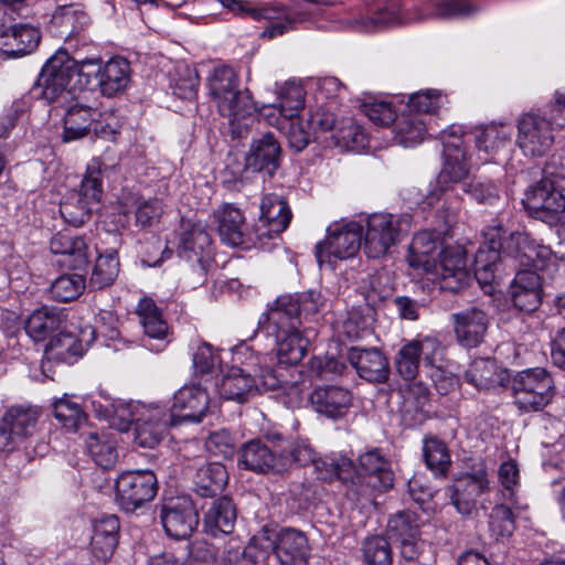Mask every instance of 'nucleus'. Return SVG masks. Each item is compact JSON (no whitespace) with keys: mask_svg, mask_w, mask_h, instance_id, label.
<instances>
[{"mask_svg":"<svg viewBox=\"0 0 565 565\" xmlns=\"http://www.w3.org/2000/svg\"><path fill=\"white\" fill-rule=\"evenodd\" d=\"M504 234L505 230L499 222L483 231L484 241L475 256V277L482 287L493 282L499 262L503 258L539 269L555 256V248L537 244L526 233L512 232L509 237H504Z\"/></svg>","mask_w":565,"mask_h":565,"instance_id":"f257e3e1","label":"nucleus"},{"mask_svg":"<svg viewBox=\"0 0 565 565\" xmlns=\"http://www.w3.org/2000/svg\"><path fill=\"white\" fill-rule=\"evenodd\" d=\"M472 139L478 150L494 156L507 147L511 139V130L504 124H490L477 127L470 134L462 135L460 127H450L441 132L444 145V166L438 182L448 185L466 179L470 170L469 159L463 148L466 140Z\"/></svg>","mask_w":565,"mask_h":565,"instance_id":"f03ea898","label":"nucleus"},{"mask_svg":"<svg viewBox=\"0 0 565 565\" xmlns=\"http://www.w3.org/2000/svg\"><path fill=\"white\" fill-rule=\"evenodd\" d=\"M259 326L275 341L278 364L295 365L303 359L309 339L301 330L300 303L292 295L278 297L263 313Z\"/></svg>","mask_w":565,"mask_h":565,"instance_id":"7ed1b4c3","label":"nucleus"},{"mask_svg":"<svg viewBox=\"0 0 565 565\" xmlns=\"http://www.w3.org/2000/svg\"><path fill=\"white\" fill-rule=\"evenodd\" d=\"M395 365L405 380H414L422 369L441 395L457 385L451 364L445 359V348L434 337H419L405 343L396 355Z\"/></svg>","mask_w":565,"mask_h":565,"instance_id":"20e7f679","label":"nucleus"},{"mask_svg":"<svg viewBox=\"0 0 565 565\" xmlns=\"http://www.w3.org/2000/svg\"><path fill=\"white\" fill-rule=\"evenodd\" d=\"M100 57H88L81 61L71 57L66 51L58 50L42 67L33 93L42 96L49 103L56 102L60 97L71 94L67 86L76 75L78 86L97 83L103 71Z\"/></svg>","mask_w":565,"mask_h":565,"instance_id":"39448f33","label":"nucleus"},{"mask_svg":"<svg viewBox=\"0 0 565 565\" xmlns=\"http://www.w3.org/2000/svg\"><path fill=\"white\" fill-rule=\"evenodd\" d=\"M278 99V104L260 105L258 116L282 131L291 148L301 151L315 137L307 120L299 116L305 105V90L296 83H286L279 90Z\"/></svg>","mask_w":565,"mask_h":565,"instance_id":"423d86ee","label":"nucleus"},{"mask_svg":"<svg viewBox=\"0 0 565 565\" xmlns=\"http://www.w3.org/2000/svg\"><path fill=\"white\" fill-rule=\"evenodd\" d=\"M209 94L220 114L227 117L232 126L241 128V121L258 115L260 106L238 89V78L232 67L222 65L213 68L206 78Z\"/></svg>","mask_w":565,"mask_h":565,"instance_id":"0eeeda50","label":"nucleus"},{"mask_svg":"<svg viewBox=\"0 0 565 565\" xmlns=\"http://www.w3.org/2000/svg\"><path fill=\"white\" fill-rule=\"evenodd\" d=\"M363 250L369 258L379 259L403 239L411 228L409 216L373 213L365 218Z\"/></svg>","mask_w":565,"mask_h":565,"instance_id":"6e6552de","label":"nucleus"},{"mask_svg":"<svg viewBox=\"0 0 565 565\" xmlns=\"http://www.w3.org/2000/svg\"><path fill=\"white\" fill-rule=\"evenodd\" d=\"M280 384L281 380L274 370L255 374L249 369L233 365L222 374L215 386L224 399L244 403L258 392L277 390Z\"/></svg>","mask_w":565,"mask_h":565,"instance_id":"1a4fd4ad","label":"nucleus"},{"mask_svg":"<svg viewBox=\"0 0 565 565\" xmlns=\"http://www.w3.org/2000/svg\"><path fill=\"white\" fill-rule=\"evenodd\" d=\"M259 536L268 565H301L309 557L308 539L299 530L287 527L273 535L264 531Z\"/></svg>","mask_w":565,"mask_h":565,"instance_id":"9d476101","label":"nucleus"},{"mask_svg":"<svg viewBox=\"0 0 565 565\" xmlns=\"http://www.w3.org/2000/svg\"><path fill=\"white\" fill-rule=\"evenodd\" d=\"M514 404L523 412L543 409L554 395V383L543 369L526 370L512 381Z\"/></svg>","mask_w":565,"mask_h":565,"instance_id":"9b49d317","label":"nucleus"},{"mask_svg":"<svg viewBox=\"0 0 565 565\" xmlns=\"http://www.w3.org/2000/svg\"><path fill=\"white\" fill-rule=\"evenodd\" d=\"M523 204L534 218L551 226L565 221V195L548 179L530 186L524 194Z\"/></svg>","mask_w":565,"mask_h":565,"instance_id":"f8f14e48","label":"nucleus"},{"mask_svg":"<svg viewBox=\"0 0 565 565\" xmlns=\"http://www.w3.org/2000/svg\"><path fill=\"white\" fill-rule=\"evenodd\" d=\"M157 490V477L151 470H127L116 479L115 500L124 511L134 512L153 500Z\"/></svg>","mask_w":565,"mask_h":565,"instance_id":"ddd939ff","label":"nucleus"},{"mask_svg":"<svg viewBox=\"0 0 565 565\" xmlns=\"http://www.w3.org/2000/svg\"><path fill=\"white\" fill-rule=\"evenodd\" d=\"M324 241L316 246V258L321 266L331 256L339 259L353 257L362 246L363 226L356 222L333 224L328 227Z\"/></svg>","mask_w":565,"mask_h":565,"instance_id":"4468645a","label":"nucleus"},{"mask_svg":"<svg viewBox=\"0 0 565 565\" xmlns=\"http://www.w3.org/2000/svg\"><path fill=\"white\" fill-rule=\"evenodd\" d=\"M436 270L429 271L438 280L440 289L458 292L471 280L467 252L461 245H450L448 242L436 260Z\"/></svg>","mask_w":565,"mask_h":565,"instance_id":"2eb2a0df","label":"nucleus"},{"mask_svg":"<svg viewBox=\"0 0 565 565\" xmlns=\"http://www.w3.org/2000/svg\"><path fill=\"white\" fill-rule=\"evenodd\" d=\"M515 143L526 157H542L554 143L553 124L545 117L526 113L516 119Z\"/></svg>","mask_w":565,"mask_h":565,"instance_id":"dca6fc26","label":"nucleus"},{"mask_svg":"<svg viewBox=\"0 0 565 565\" xmlns=\"http://www.w3.org/2000/svg\"><path fill=\"white\" fill-rule=\"evenodd\" d=\"M359 466L365 472L351 480L350 490L356 498L365 495L367 489L384 492L393 487V472L387 460L376 449L369 450L359 457Z\"/></svg>","mask_w":565,"mask_h":565,"instance_id":"f3484780","label":"nucleus"},{"mask_svg":"<svg viewBox=\"0 0 565 565\" xmlns=\"http://www.w3.org/2000/svg\"><path fill=\"white\" fill-rule=\"evenodd\" d=\"M136 313L143 331L142 345L151 352L164 351L172 341V331L161 309L151 298L145 297L138 302Z\"/></svg>","mask_w":565,"mask_h":565,"instance_id":"a211bd4d","label":"nucleus"},{"mask_svg":"<svg viewBox=\"0 0 565 565\" xmlns=\"http://www.w3.org/2000/svg\"><path fill=\"white\" fill-rule=\"evenodd\" d=\"M160 520L166 534L175 540L191 535L199 523V516L189 497L166 499L160 507Z\"/></svg>","mask_w":565,"mask_h":565,"instance_id":"6ab92c4d","label":"nucleus"},{"mask_svg":"<svg viewBox=\"0 0 565 565\" xmlns=\"http://www.w3.org/2000/svg\"><path fill=\"white\" fill-rule=\"evenodd\" d=\"M447 239L445 234L437 230H426L417 233L408 246L406 262L417 275H427L436 270V260Z\"/></svg>","mask_w":565,"mask_h":565,"instance_id":"aec40b11","label":"nucleus"},{"mask_svg":"<svg viewBox=\"0 0 565 565\" xmlns=\"http://www.w3.org/2000/svg\"><path fill=\"white\" fill-rule=\"evenodd\" d=\"M420 521L416 513L401 511L392 515L387 522V535L399 548L406 561L418 558L424 547L419 537Z\"/></svg>","mask_w":565,"mask_h":565,"instance_id":"412c9836","label":"nucleus"},{"mask_svg":"<svg viewBox=\"0 0 565 565\" xmlns=\"http://www.w3.org/2000/svg\"><path fill=\"white\" fill-rule=\"evenodd\" d=\"M489 490V479L484 461L478 460L471 469L456 480L451 491V502L461 514H468L476 507L478 498Z\"/></svg>","mask_w":565,"mask_h":565,"instance_id":"4be33fe9","label":"nucleus"},{"mask_svg":"<svg viewBox=\"0 0 565 565\" xmlns=\"http://www.w3.org/2000/svg\"><path fill=\"white\" fill-rule=\"evenodd\" d=\"M210 397L206 388L198 384L182 386L173 396V404L169 416L171 424L179 422L200 423L206 414Z\"/></svg>","mask_w":565,"mask_h":565,"instance_id":"5701e85b","label":"nucleus"},{"mask_svg":"<svg viewBox=\"0 0 565 565\" xmlns=\"http://www.w3.org/2000/svg\"><path fill=\"white\" fill-rule=\"evenodd\" d=\"M224 6L232 11H237L242 15L250 17L256 21H268L269 25L262 32V36L266 39H274L284 34L290 25L286 11L275 4L225 0Z\"/></svg>","mask_w":565,"mask_h":565,"instance_id":"b1692460","label":"nucleus"},{"mask_svg":"<svg viewBox=\"0 0 565 565\" xmlns=\"http://www.w3.org/2000/svg\"><path fill=\"white\" fill-rule=\"evenodd\" d=\"M104 399L105 404L89 397L86 403H89L99 415L108 417L110 426L119 431H127L132 423L137 425V422L149 416L148 409L152 406V404L147 405L141 402L115 401L110 403L108 398L104 397Z\"/></svg>","mask_w":565,"mask_h":565,"instance_id":"393cba45","label":"nucleus"},{"mask_svg":"<svg viewBox=\"0 0 565 565\" xmlns=\"http://www.w3.org/2000/svg\"><path fill=\"white\" fill-rule=\"evenodd\" d=\"M95 339V330L87 326L81 330V335L71 332H60L45 347L44 355L50 361L67 364L74 363L82 356L86 347Z\"/></svg>","mask_w":565,"mask_h":565,"instance_id":"a878e982","label":"nucleus"},{"mask_svg":"<svg viewBox=\"0 0 565 565\" xmlns=\"http://www.w3.org/2000/svg\"><path fill=\"white\" fill-rule=\"evenodd\" d=\"M291 212L288 203L278 194H266L260 204V216L256 225L259 239L271 238L282 233L289 225Z\"/></svg>","mask_w":565,"mask_h":565,"instance_id":"bb28decb","label":"nucleus"},{"mask_svg":"<svg viewBox=\"0 0 565 565\" xmlns=\"http://www.w3.org/2000/svg\"><path fill=\"white\" fill-rule=\"evenodd\" d=\"M83 95L75 98L74 103L67 107L64 115V127L62 140L71 142L86 137L93 124L100 116L96 105L87 104Z\"/></svg>","mask_w":565,"mask_h":565,"instance_id":"cd10ccee","label":"nucleus"},{"mask_svg":"<svg viewBox=\"0 0 565 565\" xmlns=\"http://www.w3.org/2000/svg\"><path fill=\"white\" fill-rule=\"evenodd\" d=\"M457 342L466 348L480 344L488 330V315L478 308H467L451 315Z\"/></svg>","mask_w":565,"mask_h":565,"instance_id":"c85d7f7f","label":"nucleus"},{"mask_svg":"<svg viewBox=\"0 0 565 565\" xmlns=\"http://www.w3.org/2000/svg\"><path fill=\"white\" fill-rule=\"evenodd\" d=\"M179 254L188 260H203L210 257L212 252V239L206 232L205 225L201 222L182 220L179 232Z\"/></svg>","mask_w":565,"mask_h":565,"instance_id":"c756f323","label":"nucleus"},{"mask_svg":"<svg viewBox=\"0 0 565 565\" xmlns=\"http://www.w3.org/2000/svg\"><path fill=\"white\" fill-rule=\"evenodd\" d=\"M353 395L350 390L337 385L317 386L310 394L315 411L329 418L344 416L352 406Z\"/></svg>","mask_w":565,"mask_h":565,"instance_id":"7c9ffc66","label":"nucleus"},{"mask_svg":"<svg viewBox=\"0 0 565 565\" xmlns=\"http://www.w3.org/2000/svg\"><path fill=\"white\" fill-rule=\"evenodd\" d=\"M145 419L137 422L135 443L142 448H154L164 437L171 418L164 406L152 404Z\"/></svg>","mask_w":565,"mask_h":565,"instance_id":"2f4dec72","label":"nucleus"},{"mask_svg":"<svg viewBox=\"0 0 565 565\" xmlns=\"http://www.w3.org/2000/svg\"><path fill=\"white\" fill-rule=\"evenodd\" d=\"M348 359L359 376L369 382L382 383L388 377L387 360L379 349L353 347L348 353Z\"/></svg>","mask_w":565,"mask_h":565,"instance_id":"473e14b6","label":"nucleus"},{"mask_svg":"<svg viewBox=\"0 0 565 565\" xmlns=\"http://www.w3.org/2000/svg\"><path fill=\"white\" fill-rule=\"evenodd\" d=\"M510 294L514 307L519 310H536L542 298L540 276L531 269L519 270L510 286Z\"/></svg>","mask_w":565,"mask_h":565,"instance_id":"72a5a7b5","label":"nucleus"},{"mask_svg":"<svg viewBox=\"0 0 565 565\" xmlns=\"http://www.w3.org/2000/svg\"><path fill=\"white\" fill-rule=\"evenodd\" d=\"M212 216L220 238L224 244L235 247L244 243L247 227L245 216L239 209L225 203L218 206Z\"/></svg>","mask_w":565,"mask_h":565,"instance_id":"f704fd0d","label":"nucleus"},{"mask_svg":"<svg viewBox=\"0 0 565 565\" xmlns=\"http://www.w3.org/2000/svg\"><path fill=\"white\" fill-rule=\"evenodd\" d=\"M50 249L56 255H62V263L74 269L87 265L90 253L83 237L72 236L68 233H57L50 242Z\"/></svg>","mask_w":565,"mask_h":565,"instance_id":"c9c22d12","label":"nucleus"},{"mask_svg":"<svg viewBox=\"0 0 565 565\" xmlns=\"http://www.w3.org/2000/svg\"><path fill=\"white\" fill-rule=\"evenodd\" d=\"M131 79V67L124 57H114L103 65L98 86L104 96L113 97L124 92Z\"/></svg>","mask_w":565,"mask_h":565,"instance_id":"e433bc0d","label":"nucleus"},{"mask_svg":"<svg viewBox=\"0 0 565 565\" xmlns=\"http://www.w3.org/2000/svg\"><path fill=\"white\" fill-rule=\"evenodd\" d=\"M394 127V140L396 143L408 148L419 145L428 131L429 121L420 114H415L405 108L399 117H396Z\"/></svg>","mask_w":565,"mask_h":565,"instance_id":"4c0bfd02","label":"nucleus"},{"mask_svg":"<svg viewBox=\"0 0 565 565\" xmlns=\"http://www.w3.org/2000/svg\"><path fill=\"white\" fill-rule=\"evenodd\" d=\"M263 561H266V556L258 534L246 546L230 540L218 558V565H258Z\"/></svg>","mask_w":565,"mask_h":565,"instance_id":"58836bf2","label":"nucleus"},{"mask_svg":"<svg viewBox=\"0 0 565 565\" xmlns=\"http://www.w3.org/2000/svg\"><path fill=\"white\" fill-rule=\"evenodd\" d=\"M279 157V142L274 135L266 134L250 145L246 162L255 170L267 169L269 173H273L278 167Z\"/></svg>","mask_w":565,"mask_h":565,"instance_id":"ea45409f","label":"nucleus"},{"mask_svg":"<svg viewBox=\"0 0 565 565\" xmlns=\"http://www.w3.org/2000/svg\"><path fill=\"white\" fill-rule=\"evenodd\" d=\"M236 509L232 500L222 497L215 500L204 515L205 531L216 536L221 533L230 534L235 525Z\"/></svg>","mask_w":565,"mask_h":565,"instance_id":"a19ab883","label":"nucleus"},{"mask_svg":"<svg viewBox=\"0 0 565 565\" xmlns=\"http://www.w3.org/2000/svg\"><path fill=\"white\" fill-rule=\"evenodd\" d=\"M39 418V411L32 407H11L2 417V425L18 445L23 438L31 436Z\"/></svg>","mask_w":565,"mask_h":565,"instance_id":"79ce46f5","label":"nucleus"},{"mask_svg":"<svg viewBox=\"0 0 565 565\" xmlns=\"http://www.w3.org/2000/svg\"><path fill=\"white\" fill-rule=\"evenodd\" d=\"M4 15L6 12L0 8V18H3ZM0 36L8 38L6 45L14 47L11 51L13 56L31 53L40 42L39 30L26 24L6 29L4 22H2L0 24Z\"/></svg>","mask_w":565,"mask_h":565,"instance_id":"37998d69","label":"nucleus"},{"mask_svg":"<svg viewBox=\"0 0 565 565\" xmlns=\"http://www.w3.org/2000/svg\"><path fill=\"white\" fill-rule=\"evenodd\" d=\"M105 164L99 158H93L86 167L84 178L81 182L79 190L74 193V199L79 203L84 200L87 203L97 205L103 196L102 175Z\"/></svg>","mask_w":565,"mask_h":565,"instance_id":"c03bdc74","label":"nucleus"},{"mask_svg":"<svg viewBox=\"0 0 565 565\" xmlns=\"http://www.w3.org/2000/svg\"><path fill=\"white\" fill-rule=\"evenodd\" d=\"M226 468L220 462H207L201 466L195 475L196 492L202 497L220 493L227 483Z\"/></svg>","mask_w":565,"mask_h":565,"instance_id":"a18cd8bd","label":"nucleus"},{"mask_svg":"<svg viewBox=\"0 0 565 565\" xmlns=\"http://www.w3.org/2000/svg\"><path fill=\"white\" fill-rule=\"evenodd\" d=\"M61 317L54 310L42 307L34 310L25 320L24 329L26 334L35 342L44 341L61 326Z\"/></svg>","mask_w":565,"mask_h":565,"instance_id":"49530a36","label":"nucleus"},{"mask_svg":"<svg viewBox=\"0 0 565 565\" xmlns=\"http://www.w3.org/2000/svg\"><path fill=\"white\" fill-rule=\"evenodd\" d=\"M86 449L96 465L104 469L114 467L118 454L113 434L90 433L85 440Z\"/></svg>","mask_w":565,"mask_h":565,"instance_id":"de8ad7c7","label":"nucleus"},{"mask_svg":"<svg viewBox=\"0 0 565 565\" xmlns=\"http://www.w3.org/2000/svg\"><path fill=\"white\" fill-rule=\"evenodd\" d=\"M274 462L273 451L259 440L246 443L241 449L239 463L248 470L266 472L274 467Z\"/></svg>","mask_w":565,"mask_h":565,"instance_id":"09e8293b","label":"nucleus"},{"mask_svg":"<svg viewBox=\"0 0 565 565\" xmlns=\"http://www.w3.org/2000/svg\"><path fill=\"white\" fill-rule=\"evenodd\" d=\"M423 455L426 466L436 476H445L451 460L448 447L437 437H427L423 441Z\"/></svg>","mask_w":565,"mask_h":565,"instance_id":"8fccbe9b","label":"nucleus"},{"mask_svg":"<svg viewBox=\"0 0 565 565\" xmlns=\"http://www.w3.org/2000/svg\"><path fill=\"white\" fill-rule=\"evenodd\" d=\"M119 273V260L116 250L99 255L89 278V287L103 289L110 286Z\"/></svg>","mask_w":565,"mask_h":565,"instance_id":"3c124183","label":"nucleus"},{"mask_svg":"<svg viewBox=\"0 0 565 565\" xmlns=\"http://www.w3.org/2000/svg\"><path fill=\"white\" fill-rule=\"evenodd\" d=\"M447 103V97L437 89H425L409 96L406 109L420 114L426 121L431 120V115Z\"/></svg>","mask_w":565,"mask_h":565,"instance_id":"603ef678","label":"nucleus"},{"mask_svg":"<svg viewBox=\"0 0 565 565\" xmlns=\"http://www.w3.org/2000/svg\"><path fill=\"white\" fill-rule=\"evenodd\" d=\"M465 379L479 390H488L500 381L497 365L490 359L472 361L465 373Z\"/></svg>","mask_w":565,"mask_h":565,"instance_id":"864d4df0","label":"nucleus"},{"mask_svg":"<svg viewBox=\"0 0 565 565\" xmlns=\"http://www.w3.org/2000/svg\"><path fill=\"white\" fill-rule=\"evenodd\" d=\"M53 411L55 418L71 431H76L86 419L82 407L67 395L54 401Z\"/></svg>","mask_w":565,"mask_h":565,"instance_id":"5fc2aeb1","label":"nucleus"},{"mask_svg":"<svg viewBox=\"0 0 565 565\" xmlns=\"http://www.w3.org/2000/svg\"><path fill=\"white\" fill-rule=\"evenodd\" d=\"M85 288V278L78 274H65L57 277L51 285L52 298L67 302L76 299Z\"/></svg>","mask_w":565,"mask_h":565,"instance_id":"6e6d98bb","label":"nucleus"},{"mask_svg":"<svg viewBox=\"0 0 565 565\" xmlns=\"http://www.w3.org/2000/svg\"><path fill=\"white\" fill-rule=\"evenodd\" d=\"M85 14L72 4L60 6L53 13L51 23L56 28L58 36H70L76 32L83 23Z\"/></svg>","mask_w":565,"mask_h":565,"instance_id":"4d7b16f0","label":"nucleus"},{"mask_svg":"<svg viewBox=\"0 0 565 565\" xmlns=\"http://www.w3.org/2000/svg\"><path fill=\"white\" fill-rule=\"evenodd\" d=\"M332 137L338 146L349 150H359L367 145V136L364 129L351 119L344 120Z\"/></svg>","mask_w":565,"mask_h":565,"instance_id":"13d9d810","label":"nucleus"},{"mask_svg":"<svg viewBox=\"0 0 565 565\" xmlns=\"http://www.w3.org/2000/svg\"><path fill=\"white\" fill-rule=\"evenodd\" d=\"M363 557L369 565H392L393 562L390 543L382 536L365 540Z\"/></svg>","mask_w":565,"mask_h":565,"instance_id":"bf43d9fd","label":"nucleus"},{"mask_svg":"<svg viewBox=\"0 0 565 565\" xmlns=\"http://www.w3.org/2000/svg\"><path fill=\"white\" fill-rule=\"evenodd\" d=\"M94 205L81 200L79 203L74 199V193L60 205V213L64 221L73 226L85 224L93 212Z\"/></svg>","mask_w":565,"mask_h":565,"instance_id":"052dcab7","label":"nucleus"},{"mask_svg":"<svg viewBox=\"0 0 565 565\" xmlns=\"http://www.w3.org/2000/svg\"><path fill=\"white\" fill-rule=\"evenodd\" d=\"M345 370L343 362L333 356H313L309 361V373L312 377L322 381L333 380Z\"/></svg>","mask_w":565,"mask_h":565,"instance_id":"680f3d73","label":"nucleus"},{"mask_svg":"<svg viewBox=\"0 0 565 565\" xmlns=\"http://www.w3.org/2000/svg\"><path fill=\"white\" fill-rule=\"evenodd\" d=\"M267 355H259L247 343H241L233 349V361L241 363V369H249L250 373L259 374L266 373V370H271L263 362Z\"/></svg>","mask_w":565,"mask_h":565,"instance_id":"e2e57ef3","label":"nucleus"},{"mask_svg":"<svg viewBox=\"0 0 565 565\" xmlns=\"http://www.w3.org/2000/svg\"><path fill=\"white\" fill-rule=\"evenodd\" d=\"M491 533L497 537H508L514 530V520L510 508L503 504L495 505L490 514Z\"/></svg>","mask_w":565,"mask_h":565,"instance_id":"0e129e2a","label":"nucleus"},{"mask_svg":"<svg viewBox=\"0 0 565 565\" xmlns=\"http://www.w3.org/2000/svg\"><path fill=\"white\" fill-rule=\"evenodd\" d=\"M221 364V359L216 350L207 343L198 347L193 354L194 371L201 375L214 373Z\"/></svg>","mask_w":565,"mask_h":565,"instance_id":"69168bd1","label":"nucleus"},{"mask_svg":"<svg viewBox=\"0 0 565 565\" xmlns=\"http://www.w3.org/2000/svg\"><path fill=\"white\" fill-rule=\"evenodd\" d=\"M372 321V317L364 315L360 309L353 308L343 321V333L351 340L363 338L369 332Z\"/></svg>","mask_w":565,"mask_h":565,"instance_id":"338daca9","label":"nucleus"},{"mask_svg":"<svg viewBox=\"0 0 565 565\" xmlns=\"http://www.w3.org/2000/svg\"><path fill=\"white\" fill-rule=\"evenodd\" d=\"M362 111L372 122L380 126H387L396 118V113L392 104L386 100L374 99L372 102H365L362 105Z\"/></svg>","mask_w":565,"mask_h":565,"instance_id":"774afa93","label":"nucleus"}]
</instances>
